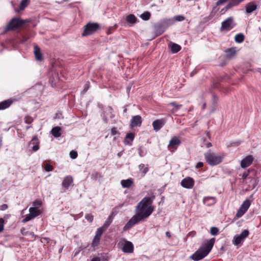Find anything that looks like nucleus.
I'll return each instance as SVG.
<instances>
[{
	"label": "nucleus",
	"mask_w": 261,
	"mask_h": 261,
	"mask_svg": "<svg viewBox=\"0 0 261 261\" xmlns=\"http://www.w3.org/2000/svg\"><path fill=\"white\" fill-rule=\"evenodd\" d=\"M155 196L152 194L150 197L143 198L137 204L136 211L139 212L127 222L123 227V230L126 231L139 222L148 218L153 212V207L152 206Z\"/></svg>",
	"instance_id": "1"
},
{
	"label": "nucleus",
	"mask_w": 261,
	"mask_h": 261,
	"mask_svg": "<svg viewBox=\"0 0 261 261\" xmlns=\"http://www.w3.org/2000/svg\"><path fill=\"white\" fill-rule=\"evenodd\" d=\"M215 239L212 238L203 244L191 256L190 258L195 261H198L205 257L211 251Z\"/></svg>",
	"instance_id": "2"
},
{
	"label": "nucleus",
	"mask_w": 261,
	"mask_h": 261,
	"mask_svg": "<svg viewBox=\"0 0 261 261\" xmlns=\"http://www.w3.org/2000/svg\"><path fill=\"white\" fill-rule=\"evenodd\" d=\"M204 157L207 163L211 166H216L222 162L224 155H217L212 152L211 150L204 154Z\"/></svg>",
	"instance_id": "3"
},
{
	"label": "nucleus",
	"mask_w": 261,
	"mask_h": 261,
	"mask_svg": "<svg viewBox=\"0 0 261 261\" xmlns=\"http://www.w3.org/2000/svg\"><path fill=\"white\" fill-rule=\"evenodd\" d=\"M99 29V25L97 23L89 22L85 27L82 36H87L92 35Z\"/></svg>",
	"instance_id": "4"
},
{
	"label": "nucleus",
	"mask_w": 261,
	"mask_h": 261,
	"mask_svg": "<svg viewBox=\"0 0 261 261\" xmlns=\"http://www.w3.org/2000/svg\"><path fill=\"white\" fill-rule=\"evenodd\" d=\"M24 23V22L22 20L18 18H12L11 21L9 22L8 25L6 28V31H9L13 30L14 29L17 28L21 25H22Z\"/></svg>",
	"instance_id": "5"
},
{
	"label": "nucleus",
	"mask_w": 261,
	"mask_h": 261,
	"mask_svg": "<svg viewBox=\"0 0 261 261\" xmlns=\"http://www.w3.org/2000/svg\"><path fill=\"white\" fill-rule=\"evenodd\" d=\"M249 235V231L248 230H243L240 234L236 235L233 237L232 240L234 245H239L242 243L244 239Z\"/></svg>",
	"instance_id": "6"
},
{
	"label": "nucleus",
	"mask_w": 261,
	"mask_h": 261,
	"mask_svg": "<svg viewBox=\"0 0 261 261\" xmlns=\"http://www.w3.org/2000/svg\"><path fill=\"white\" fill-rule=\"evenodd\" d=\"M233 18L232 17H229L223 21L221 23V27L220 30L221 31L227 30L229 31L232 29L233 27Z\"/></svg>",
	"instance_id": "7"
},
{
	"label": "nucleus",
	"mask_w": 261,
	"mask_h": 261,
	"mask_svg": "<svg viewBox=\"0 0 261 261\" xmlns=\"http://www.w3.org/2000/svg\"><path fill=\"white\" fill-rule=\"evenodd\" d=\"M180 144V140L178 138L174 137L170 140L168 148L169 150L173 152Z\"/></svg>",
	"instance_id": "8"
},
{
	"label": "nucleus",
	"mask_w": 261,
	"mask_h": 261,
	"mask_svg": "<svg viewBox=\"0 0 261 261\" xmlns=\"http://www.w3.org/2000/svg\"><path fill=\"white\" fill-rule=\"evenodd\" d=\"M105 230H106V229H104L103 227H102L98 228L97 229L95 236L94 238V239H93V240L92 241V246L93 247H95V246L98 245V244L99 243L100 237H101L102 233L103 232V231Z\"/></svg>",
	"instance_id": "9"
},
{
	"label": "nucleus",
	"mask_w": 261,
	"mask_h": 261,
	"mask_svg": "<svg viewBox=\"0 0 261 261\" xmlns=\"http://www.w3.org/2000/svg\"><path fill=\"white\" fill-rule=\"evenodd\" d=\"M244 1V0H231L224 8L221 9L220 11L221 14H224L228 9L237 6Z\"/></svg>",
	"instance_id": "10"
},
{
	"label": "nucleus",
	"mask_w": 261,
	"mask_h": 261,
	"mask_svg": "<svg viewBox=\"0 0 261 261\" xmlns=\"http://www.w3.org/2000/svg\"><path fill=\"white\" fill-rule=\"evenodd\" d=\"M194 185V181L191 177H186L183 179L181 181V185L185 188L191 189L193 188Z\"/></svg>",
	"instance_id": "11"
},
{
	"label": "nucleus",
	"mask_w": 261,
	"mask_h": 261,
	"mask_svg": "<svg viewBox=\"0 0 261 261\" xmlns=\"http://www.w3.org/2000/svg\"><path fill=\"white\" fill-rule=\"evenodd\" d=\"M142 124V118L140 115L133 116L130 122V127L133 128L136 126H140Z\"/></svg>",
	"instance_id": "12"
},
{
	"label": "nucleus",
	"mask_w": 261,
	"mask_h": 261,
	"mask_svg": "<svg viewBox=\"0 0 261 261\" xmlns=\"http://www.w3.org/2000/svg\"><path fill=\"white\" fill-rule=\"evenodd\" d=\"M253 158L252 155H249L244 158L241 162V166L243 168L249 166L253 161Z\"/></svg>",
	"instance_id": "13"
},
{
	"label": "nucleus",
	"mask_w": 261,
	"mask_h": 261,
	"mask_svg": "<svg viewBox=\"0 0 261 261\" xmlns=\"http://www.w3.org/2000/svg\"><path fill=\"white\" fill-rule=\"evenodd\" d=\"M29 146L31 147L33 151H36L39 149V141L37 136H34L29 143Z\"/></svg>",
	"instance_id": "14"
},
{
	"label": "nucleus",
	"mask_w": 261,
	"mask_h": 261,
	"mask_svg": "<svg viewBox=\"0 0 261 261\" xmlns=\"http://www.w3.org/2000/svg\"><path fill=\"white\" fill-rule=\"evenodd\" d=\"M122 251L125 253H132L134 251V246L132 243L126 241L122 248Z\"/></svg>",
	"instance_id": "15"
},
{
	"label": "nucleus",
	"mask_w": 261,
	"mask_h": 261,
	"mask_svg": "<svg viewBox=\"0 0 261 261\" xmlns=\"http://www.w3.org/2000/svg\"><path fill=\"white\" fill-rule=\"evenodd\" d=\"M165 124V121L163 119H159L155 120L152 123V126L154 130H159Z\"/></svg>",
	"instance_id": "16"
},
{
	"label": "nucleus",
	"mask_w": 261,
	"mask_h": 261,
	"mask_svg": "<svg viewBox=\"0 0 261 261\" xmlns=\"http://www.w3.org/2000/svg\"><path fill=\"white\" fill-rule=\"evenodd\" d=\"M257 8V4L254 2H250L246 5V12L247 13H251L255 11Z\"/></svg>",
	"instance_id": "17"
},
{
	"label": "nucleus",
	"mask_w": 261,
	"mask_h": 261,
	"mask_svg": "<svg viewBox=\"0 0 261 261\" xmlns=\"http://www.w3.org/2000/svg\"><path fill=\"white\" fill-rule=\"evenodd\" d=\"M73 182V178L71 176L65 177L62 182V186L67 189L69 187L70 184Z\"/></svg>",
	"instance_id": "18"
},
{
	"label": "nucleus",
	"mask_w": 261,
	"mask_h": 261,
	"mask_svg": "<svg viewBox=\"0 0 261 261\" xmlns=\"http://www.w3.org/2000/svg\"><path fill=\"white\" fill-rule=\"evenodd\" d=\"M169 47L172 53H177L181 49V46L175 43L170 42L169 43Z\"/></svg>",
	"instance_id": "19"
},
{
	"label": "nucleus",
	"mask_w": 261,
	"mask_h": 261,
	"mask_svg": "<svg viewBox=\"0 0 261 261\" xmlns=\"http://www.w3.org/2000/svg\"><path fill=\"white\" fill-rule=\"evenodd\" d=\"M154 30L158 35L162 34L166 30V29L163 27L162 23H156L154 25Z\"/></svg>",
	"instance_id": "20"
},
{
	"label": "nucleus",
	"mask_w": 261,
	"mask_h": 261,
	"mask_svg": "<svg viewBox=\"0 0 261 261\" xmlns=\"http://www.w3.org/2000/svg\"><path fill=\"white\" fill-rule=\"evenodd\" d=\"M13 100L9 99L0 102V110L6 109L9 108L12 103Z\"/></svg>",
	"instance_id": "21"
},
{
	"label": "nucleus",
	"mask_w": 261,
	"mask_h": 261,
	"mask_svg": "<svg viewBox=\"0 0 261 261\" xmlns=\"http://www.w3.org/2000/svg\"><path fill=\"white\" fill-rule=\"evenodd\" d=\"M34 53L35 56V58L37 60L41 61L42 60V56L40 51V49L39 46L35 45L34 46Z\"/></svg>",
	"instance_id": "22"
},
{
	"label": "nucleus",
	"mask_w": 261,
	"mask_h": 261,
	"mask_svg": "<svg viewBox=\"0 0 261 261\" xmlns=\"http://www.w3.org/2000/svg\"><path fill=\"white\" fill-rule=\"evenodd\" d=\"M218 98L215 95L212 94V104H211V112H214L217 108V102H218Z\"/></svg>",
	"instance_id": "23"
},
{
	"label": "nucleus",
	"mask_w": 261,
	"mask_h": 261,
	"mask_svg": "<svg viewBox=\"0 0 261 261\" xmlns=\"http://www.w3.org/2000/svg\"><path fill=\"white\" fill-rule=\"evenodd\" d=\"M203 203L207 206L213 205L216 203V198L214 197H207L203 199Z\"/></svg>",
	"instance_id": "24"
},
{
	"label": "nucleus",
	"mask_w": 261,
	"mask_h": 261,
	"mask_svg": "<svg viewBox=\"0 0 261 261\" xmlns=\"http://www.w3.org/2000/svg\"><path fill=\"white\" fill-rule=\"evenodd\" d=\"M133 180L132 178H128L126 180H122L121 184L123 188H129L133 184Z\"/></svg>",
	"instance_id": "25"
},
{
	"label": "nucleus",
	"mask_w": 261,
	"mask_h": 261,
	"mask_svg": "<svg viewBox=\"0 0 261 261\" xmlns=\"http://www.w3.org/2000/svg\"><path fill=\"white\" fill-rule=\"evenodd\" d=\"M163 27L166 29L168 27L173 24L174 20L172 19H165L161 22Z\"/></svg>",
	"instance_id": "26"
},
{
	"label": "nucleus",
	"mask_w": 261,
	"mask_h": 261,
	"mask_svg": "<svg viewBox=\"0 0 261 261\" xmlns=\"http://www.w3.org/2000/svg\"><path fill=\"white\" fill-rule=\"evenodd\" d=\"M137 20V19L134 14H129L126 17V22L131 24H134L136 23Z\"/></svg>",
	"instance_id": "27"
},
{
	"label": "nucleus",
	"mask_w": 261,
	"mask_h": 261,
	"mask_svg": "<svg viewBox=\"0 0 261 261\" xmlns=\"http://www.w3.org/2000/svg\"><path fill=\"white\" fill-rule=\"evenodd\" d=\"M61 128L59 126H56L52 128L51 134L55 137H59L61 136Z\"/></svg>",
	"instance_id": "28"
},
{
	"label": "nucleus",
	"mask_w": 261,
	"mask_h": 261,
	"mask_svg": "<svg viewBox=\"0 0 261 261\" xmlns=\"http://www.w3.org/2000/svg\"><path fill=\"white\" fill-rule=\"evenodd\" d=\"M113 219V214L110 215L107 220L105 222L103 226L102 227H103L104 229L106 230V229L109 226V225L111 224V223L112 222V220Z\"/></svg>",
	"instance_id": "29"
},
{
	"label": "nucleus",
	"mask_w": 261,
	"mask_h": 261,
	"mask_svg": "<svg viewBox=\"0 0 261 261\" xmlns=\"http://www.w3.org/2000/svg\"><path fill=\"white\" fill-rule=\"evenodd\" d=\"M139 169L141 173L143 174L142 176H145L146 173L148 171V168L147 166H145L144 164H141L139 166Z\"/></svg>",
	"instance_id": "30"
},
{
	"label": "nucleus",
	"mask_w": 261,
	"mask_h": 261,
	"mask_svg": "<svg viewBox=\"0 0 261 261\" xmlns=\"http://www.w3.org/2000/svg\"><path fill=\"white\" fill-rule=\"evenodd\" d=\"M30 214L34 217H36L40 214V211L36 207H31L29 209Z\"/></svg>",
	"instance_id": "31"
},
{
	"label": "nucleus",
	"mask_w": 261,
	"mask_h": 261,
	"mask_svg": "<svg viewBox=\"0 0 261 261\" xmlns=\"http://www.w3.org/2000/svg\"><path fill=\"white\" fill-rule=\"evenodd\" d=\"M244 36L243 34L240 33L236 35L234 40L238 43H242L244 40Z\"/></svg>",
	"instance_id": "32"
},
{
	"label": "nucleus",
	"mask_w": 261,
	"mask_h": 261,
	"mask_svg": "<svg viewBox=\"0 0 261 261\" xmlns=\"http://www.w3.org/2000/svg\"><path fill=\"white\" fill-rule=\"evenodd\" d=\"M151 16L150 13L146 11L140 15V17L143 20H148Z\"/></svg>",
	"instance_id": "33"
},
{
	"label": "nucleus",
	"mask_w": 261,
	"mask_h": 261,
	"mask_svg": "<svg viewBox=\"0 0 261 261\" xmlns=\"http://www.w3.org/2000/svg\"><path fill=\"white\" fill-rule=\"evenodd\" d=\"M226 52L227 57L230 58L236 54V50L235 48H231L227 49Z\"/></svg>",
	"instance_id": "34"
},
{
	"label": "nucleus",
	"mask_w": 261,
	"mask_h": 261,
	"mask_svg": "<svg viewBox=\"0 0 261 261\" xmlns=\"http://www.w3.org/2000/svg\"><path fill=\"white\" fill-rule=\"evenodd\" d=\"M30 0H22L20 3L19 9L20 10H23L29 5Z\"/></svg>",
	"instance_id": "35"
},
{
	"label": "nucleus",
	"mask_w": 261,
	"mask_h": 261,
	"mask_svg": "<svg viewBox=\"0 0 261 261\" xmlns=\"http://www.w3.org/2000/svg\"><path fill=\"white\" fill-rule=\"evenodd\" d=\"M250 205V201L248 199L245 200L243 203L241 205L240 207H242L243 209H245L246 210H248V208Z\"/></svg>",
	"instance_id": "36"
},
{
	"label": "nucleus",
	"mask_w": 261,
	"mask_h": 261,
	"mask_svg": "<svg viewBox=\"0 0 261 261\" xmlns=\"http://www.w3.org/2000/svg\"><path fill=\"white\" fill-rule=\"evenodd\" d=\"M59 80V78L58 77V75L57 74H55V76H53L52 78H50L49 81L51 82V85L52 87H54L56 86L57 82Z\"/></svg>",
	"instance_id": "37"
},
{
	"label": "nucleus",
	"mask_w": 261,
	"mask_h": 261,
	"mask_svg": "<svg viewBox=\"0 0 261 261\" xmlns=\"http://www.w3.org/2000/svg\"><path fill=\"white\" fill-rule=\"evenodd\" d=\"M247 211V210H246L245 209H243L242 207H240L236 215V217L237 218L241 217Z\"/></svg>",
	"instance_id": "38"
},
{
	"label": "nucleus",
	"mask_w": 261,
	"mask_h": 261,
	"mask_svg": "<svg viewBox=\"0 0 261 261\" xmlns=\"http://www.w3.org/2000/svg\"><path fill=\"white\" fill-rule=\"evenodd\" d=\"M170 105L173 106L174 107V109H173L172 110V113H175V112L177 111V110L180 108L181 107V105H178L177 104L176 102H172L171 103H170L169 104Z\"/></svg>",
	"instance_id": "39"
},
{
	"label": "nucleus",
	"mask_w": 261,
	"mask_h": 261,
	"mask_svg": "<svg viewBox=\"0 0 261 261\" xmlns=\"http://www.w3.org/2000/svg\"><path fill=\"white\" fill-rule=\"evenodd\" d=\"M134 134L132 133H130L126 135L125 140L128 143L129 141L132 142L134 139Z\"/></svg>",
	"instance_id": "40"
},
{
	"label": "nucleus",
	"mask_w": 261,
	"mask_h": 261,
	"mask_svg": "<svg viewBox=\"0 0 261 261\" xmlns=\"http://www.w3.org/2000/svg\"><path fill=\"white\" fill-rule=\"evenodd\" d=\"M219 232V229L217 227H212L210 229V232L212 235L216 236L218 234Z\"/></svg>",
	"instance_id": "41"
},
{
	"label": "nucleus",
	"mask_w": 261,
	"mask_h": 261,
	"mask_svg": "<svg viewBox=\"0 0 261 261\" xmlns=\"http://www.w3.org/2000/svg\"><path fill=\"white\" fill-rule=\"evenodd\" d=\"M218 10V9L216 8V7H214L212 10V11L210 13V15L208 16L209 19H212L215 15L217 11Z\"/></svg>",
	"instance_id": "42"
},
{
	"label": "nucleus",
	"mask_w": 261,
	"mask_h": 261,
	"mask_svg": "<svg viewBox=\"0 0 261 261\" xmlns=\"http://www.w3.org/2000/svg\"><path fill=\"white\" fill-rule=\"evenodd\" d=\"M5 221L3 218H0V233L2 232L4 229V224Z\"/></svg>",
	"instance_id": "43"
},
{
	"label": "nucleus",
	"mask_w": 261,
	"mask_h": 261,
	"mask_svg": "<svg viewBox=\"0 0 261 261\" xmlns=\"http://www.w3.org/2000/svg\"><path fill=\"white\" fill-rule=\"evenodd\" d=\"M44 169L47 172H49L53 170V167L49 164H46L44 166Z\"/></svg>",
	"instance_id": "44"
},
{
	"label": "nucleus",
	"mask_w": 261,
	"mask_h": 261,
	"mask_svg": "<svg viewBox=\"0 0 261 261\" xmlns=\"http://www.w3.org/2000/svg\"><path fill=\"white\" fill-rule=\"evenodd\" d=\"M34 217L30 214L25 216V218L22 220L23 223L27 222L31 219H33Z\"/></svg>",
	"instance_id": "45"
},
{
	"label": "nucleus",
	"mask_w": 261,
	"mask_h": 261,
	"mask_svg": "<svg viewBox=\"0 0 261 261\" xmlns=\"http://www.w3.org/2000/svg\"><path fill=\"white\" fill-rule=\"evenodd\" d=\"M70 156L71 159H74L77 156V153L76 151L72 150L70 152Z\"/></svg>",
	"instance_id": "46"
},
{
	"label": "nucleus",
	"mask_w": 261,
	"mask_h": 261,
	"mask_svg": "<svg viewBox=\"0 0 261 261\" xmlns=\"http://www.w3.org/2000/svg\"><path fill=\"white\" fill-rule=\"evenodd\" d=\"M33 120V118L30 116H26L24 118L25 122L27 124H31Z\"/></svg>",
	"instance_id": "47"
},
{
	"label": "nucleus",
	"mask_w": 261,
	"mask_h": 261,
	"mask_svg": "<svg viewBox=\"0 0 261 261\" xmlns=\"http://www.w3.org/2000/svg\"><path fill=\"white\" fill-rule=\"evenodd\" d=\"M185 19V17L182 15H177L174 17V20L181 21Z\"/></svg>",
	"instance_id": "48"
},
{
	"label": "nucleus",
	"mask_w": 261,
	"mask_h": 261,
	"mask_svg": "<svg viewBox=\"0 0 261 261\" xmlns=\"http://www.w3.org/2000/svg\"><path fill=\"white\" fill-rule=\"evenodd\" d=\"M85 218L87 219L89 222H92L93 220V216L91 214H87L85 216Z\"/></svg>",
	"instance_id": "49"
},
{
	"label": "nucleus",
	"mask_w": 261,
	"mask_h": 261,
	"mask_svg": "<svg viewBox=\"0 0 261 261\" xmlns=\"http://www.w3.org/2000/svg\"><path fill=\"white\" fill-rule=\"evenodd\" d=\"M90 87V83L89 82H87L85 84L84 88L83 90L82 91V93H85L89 88Z\"/></svg>",
	"instance_id": "50"
},
{
	"label": "nucleus",
	"mask_w": 261,
	"mask_h": 261,
	"mask_svg": "<svg viewBox=\"0 0 261 261\" xmlns=\"http://www.w3.org/2000/svg\"><path fill=\"white\" fill-rule=\"evenodd\" d=\"M117 133V129L115 127H113L111 129V134L112 136L116 135Z\"/></svg>",
	"instance_id": "51"
},
{
	"label": "nucleus",
	"mask_w": 261,
	"mask_h": 261,
	"mask_svg": "<svg viewBox=\"0 0 261 261\" xmlns=\"http://www.w3.org/2000/svg\"><path fill=\"white\" fill-rule=\"evenodd\" d=\"M8 208V205L6 204H3L0 207V209L2 211H4Z\"/></svg>",
	"instance_id": "52"
},
{
	"label": "nucleus",
	"mask_w": 261,
	"mask_h": 261,
	"mask_svg": "<svg viewBox=\"0 0 261 261\" xmlns=\"http://www.w3.org/2000/svg\"><path fill=\"white\" fill-rule=\"evenodd\" d=\"M34 206H40L41 205V202L39 201H35L33 203Z\"/></svg>",
	"instance_id": "53"
},
{
	"label": "nucleus",
	"mask_w": 261,
	"mask_h": 261,
	"mask_svg": "<svg viewBox=\"0 0 261 261\" xmlns=\"http://www.w3.org/2000/svg\"><path fill=\"white\" fill-rule=\"evenodd\" d=\"M117 28V24H115V29ZM114 29V27H111L108 30L107 33L110 34L112 33V31Z\"/></svg>",
	"instance_id": "54"
},
{
	"label": "nucleus",
	"mask_w": 261,
	"mask_h": 261,
	"mask_svg": "<svg viewBox=\"0 0 261 261\" xmlns=\"http://www.w3.org/2000/svg\"><path fill=\"white\" fill-rule=\"evenodd\" d=\"M249 175V171L247 172H244L243 175H242V178L243 179H246V178L247 177V176H248Z\"/></svg>",
	"instance_id": "55"
},
{
	"label": "nucleus",
	"mask_w": 261,
	"mask_h": 261,
	"mask_svg": "<svg viewBox=\"0 0 261 261\" xmlns=\"http://www.w3.org/2000/svg\"><path fill=\"white\" fill-rule=\"evenodd\" d=\"M203 166V163L202 162H198L196 166V168H199L200 167H202V166Z\"/></svg>",
	"instance_id": "56"
},
{
	"label": "nucleus",
	"mask_w": 261,
	"mask_h": 261,
	"mask_svg": "<svg viewBox=\"0 0 261 261\" xmlns=\"http://www.w3.org/2000/svg\"><path fill=\"white\" fill-rule=\"evenodd\" d=\"M139 154L140 156L142 157L144 155L145 153L142 149L139 150Z\"/></svg>",
	"instance_id": "57"
},
{
	"label": "nucleus",
	"mask_w": 261,
	"mask_h": 261,
	"mask_svg": "<svg viewBox=\"0 0 261 261\" xmlns=\"http://www.w3.org/2000/svg\"><path fill=\"white\" fill-rule=\"evenodd\" d=\"M91 261H100V258L98 257H94Z\"/></svg>",
	"instance_id": "58"
},
{
	"label": "nucleus",
	"mask_w": 261,
	"mask_h": 261,
	"mask_svg": "<svg viewBox=\"0 0 261 261\" xmlns=\"http://www.w3.org/2000/svg\"><path fill=\"white\" fill-rule=\"evenodd\" d=\"M102 120L105 123H108V119L106 116H104L102 118Z\"/></svg>",
	"instance_id": "59"
},
{
	"label": "nucleus",
	"mask_w": 261,
	"mask_h": 261,
	"mask_svg": "<svg viewBox=\"0 0 261 261\" xmlns=\"http://www.w3.org/2000/svg\"><path fill=\"white\" fill-rule=\"evenodd\" d=\"M10 216L11 215L10 214L5 215L3 219H7L10 217Z\"/></svg>",
	"instance_id": "60"
},
{
	"label": "nucleus",
	"mask_w": 261,
	"mask_h": 261,
	"mask_svg": "<svg viewBox=\"0 0 261 261\" xmlns=\"http://www.w3.org/2000/svg\"><path fill=\"white\" fill-rule=\"evenodd\" d=\"M206 146L207 148H209L212 146V144L211 143H207L206 144Z\"/></svg>",
	"instance_id": "61"
},
{
	"label": "nucleus",
	"mask_w": 261,
	"mask_h": 261,
	"mask_svg": "<svg viewBox=\"0 0 261 261\" xmlns=\"http://www.w3.org/2000/svg\"><path fill=\"white\" fill-rule=\"evenodd\" d=\"M166 235L167 237H168L169 238L170 237V236H171L170 233L169 232H168V231H167L166 232Z\"/></svg>",
	"instance_id": "62"
},
{
	"label": "nucleus",
	"mask_w": 261,
	"mask_h": 261,
	"mask_svg": "<svg viewBox=\"0 0 261 261\" xmlns=\"http://www.w3.org/2000/svg\"><path fill=\"white\" fill-rule=\"evenodd\" d=\"M206 102H204L203 103V105H202V109H205V108H206Z\"/></svg>",
	"instance_id": "63"
},
{
	"label": "nucleus",
	"mask_w": 261,
	"mask_h": 261,
	"mask_svg": "<svg viewBox=\"0 0 261 261\" xmlns=\"http://www.w3.org/2000/svg\"><path fill=\"white\" fill-rule=\"evenodd\" d=\"M26 40H27V39L25 38V39H24V40H20V41H19V43H23L24 41H25Z\"/></svg>",
	"instance_id": "64"
}]
</instances>
